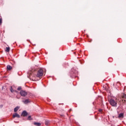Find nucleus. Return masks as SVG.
<instances>
[{
	"label": "nucleus",
	"instance_id": "2",
	"mask_svg": "<svg viewBox=\"0 0 126 126\" xmlns=\"http://www.w3.org/2000/svg\"><path fill=\"white\" fill-rule=\"evenodd\" d=\"M43 74H44V70H43L42 69H40L37 71L36 77H41V76H43Z\"/></svg>",
	"mask_w": 126,
	"mask_h": 126
},
{
	"label": "nucleus",
	"instance_id": "11",
	"mask_svg": "<svg viewBox=\"0 0 126 126\" xmlns=\"http://www.w3.org/2000/svg\"><path fill=\"white\" fill-rule=\"evenodd\" d=\"M34 125H35V126H41V123L35 122L34 123Z\"/></svg>",
	"mask_w": 126,
	"mask_h": 126
},
{
	"label": "nucleus",
	"instance_id": "16",
	"mask_svg": "<svg viewBox=\"0 0 126 126\" xmlns=\"http://www.w3.org/2000/svg\"><path fill=\"white\" fill-rule=\"evenodd\" d=\"M10 90L11 92H12V93H13V92L14 91H13V89H12V87H11Z\"/></svg>",
	"mask_w": 126,
	"mask_h": 126
},
{
	"label": "nucleus",
	"instance_id": "9",
	"mask_svg": "<svg viewBox=\"0 0 126 126\" xmlns=\"http://www.w3.org/2000/svg\"><path fill=\"white\" fill-rule=\"evenodd\" d=\"M12 68V67H11V66L8 65L7 66V69H8V70H11V69Z\"/></svg>",
	"mask_w": 126,
	"mask_h": 126
},
{
	"label": "nucleus",
	"instance_id": "4",
	"mask_svg": "<svg viewBox=\"0 0 126 126\" xmlns=\"http://www.w3.org/2000/svg\"><path fill=\"white\" fill-rule=\"evenodd\" d=\"M20 95L21 96H23V97H25V96L27 95V92H26V91H21Z\"/></svg>",
	"mask_w": 126,
	"mask_h": 126
},
{
	"label": "nucleus",
	"instance_id": "5",
	"mask_svg": "<svg viewBox=\"0 0 126 126\" xmlns=\"http://www.w3.org/2000/svg\"><path fill=\"white\" fill-rule=\"evenodd\" d=\"M22 116H23V117H26V116H27V115H28V114L27 113V112L26 111H24L22 113Z\"/></svg>",
	"mask_w": 126,
	"mask_h": 126
},
{
	"label": "nucleus",
	"instance_id": "19",
	"mask_svg": "<svg viewBox=\"0 0 126 126\" xmlns=\"http://www.w3.org/2000/svg\"><path fill=\"white\" fill-rule=\"evenodd\" d=\"M102 109H99V112H102Z\"/></svg>",
	"mask_w": 126,
	"mask_h": 126
},
{
	"label": "nucleus",
	"instance_id": "8",
	"mask_svg": "<svg viewBox=\"0 0 126 126\" xmlns=\"http://www.w3.org/2000/svg\"><path fill=\"white\" fill-rule=\"evenodd\" d=\"M20 108V107L19 106L16 107L14 109V112H17V111H18V110H19Z\"/></svg>",
	"mask_w": 126,
	"mask_h": 126
},
{
	"label": "nucleus",
	"instance_id": "14",
	"mask_svg": "<svg viewBox=\"0 0 126 126\" xmlns=\"http://www.w3.org/2000/svg\"><path fill=\"white\" fill-rule=\"evenodd\" d=\"M1 23H2V19L0 18V25H1Z\"/></svg>",
	"mask_w": 126,
	"mask_h": 126
},
{
	"label": "nucleus",
	"instance_id": "3",
	"mask_svg": "<svg viewBox=\"0 0 126 126\" xmlns=\"http://www.w3.org/2000/svg\"><path fill=\"white\" fill-rule=\"evenodd\" d=\"M34 71H35V69L34 68V67H32L28 73L29 75L28 76V77L29 78V76H31V75H32V74L34 73Z\"/></svg>",
	"mask_w": 126,
	"mask_h": 126
},
{
	"label": "nucleus",
	"instance_id": "20",
	"mask_svg": "<svg viewBox=\"0 0 126 126\" xmlns=\"http://www.w3.org/2000/svg\"><path fill=\"white\" fill-rule=\"evenodd\" d=\"M124 101H126V99H125Z\"/></svg>",
	"mask_w": 126,
	"mask_h": 126
},
{
	"label": "nucleus",
	"instance_id": "17",
	"mask_svg": "<svg viewBox=\"0 0 126 126\" xmlns=\"http://www.w3.org/2000/svg\"><path fill=\"white\" fill-rule=\"evenodd\" d=\"M17 90H21V87H19L17 89Z\"/></svg>",
	"mask_w": 126,
	"mask_h": 126
},
{
	"label": "nucleus",
	"instance_id": "1",
	"mask_svg": "<svg viewBox=\"0 0 126 126\" xmlns=\"http://www.w3.org/2000/svg\"><path fill=\"white\" fill-rule=\"evenodd\" d=\"M109 103L112 107H117V104H118V101L117 100L111 99L109 100Z\"/></svg>",
	"mask_w": 126,
	"mask_h": 126
},
{
	"label": "nucleus",
	"instance_id": "6",
	"mask_svg": "<svg viewBox=\"0 0 126 126\" xmlns=\"http://www.w3.org/2000/svg\"><path fill=\"white\" fill-rule=\"evenodd\" d=\"M13 118H20V116L17 113H15L14 115H13Z\"/></svg>",
	"mask_w": 126,
	"mask_h": 126
},
{
	"label": "nucleus",
	"instance_id": "18",
	"mask_svg": "<svg viewBox=\"0 0 126 126\" xmlns=\"http://www.w3.org/2000/svg\"><path fill=\"white\" fill-rule=\"evenodd\" d=\"M123 98H125V99H126V94H124Z\"/></svg>",
	"mask_w": 126,
	"mask_h": 126
},
{
	"label": "nucleus",
	"instance_id": "12",
	"mask_svg": "<svg viewBox=\"0 0 126 126\" xmlns=\"http://www.w3.org/2000/svg\"><path fill=\"white\" fill-rule=\"evenodd\" d=\"M45 125L46 126H49L50 125V121H45Z\"/></svg>",
	"mask_w": 126,
	"mask_h": 126
},
{
	"label": "nucleus",
	"instance_id": "7",
	"mask_svg": "<svg viewBox=\"0 0 126 126\" xmlns=\"http://www.w3.org/2000/svg\"><path fill=\"white\" fill-rule=\"evenodd\" d=\"M31 102L29 99H27L25 100H23V102L24 103V104H28V103H30Z\"/></svg>",
	"mask_w": 126,
	"mask_h": 126
},
{
	"label": "nucleus",
	"instance_id": "15",
	"mask_svg": "<svg viewBox=\"0 0 126 126\" xmlns=\"http://www.w3.org/2000/svg\"><path fill=\"white\" fill-rule=\"evenodd\" d=\"M28 120H29V121H31V120H32V118H31V116H29Z\"/></svg>",
	"mask_w": 126,
	"mask_h": 126
},
{
	"label": "nucleus",
	"instance_id": "13",
	"mask_svg": "<svg viewBox=\"0 0 126 126\" xmlns=\"http://www.w3.org/2000/svg\"><path fill=\"white\" fill-rule=\"evenodd\" d=\"M9 50H10V48L9 47H6V52H9Z\"/></svg>",
	"mask_w": 126,
	"mask_h": 126
},
{
	"label": "nucleus",
	"instance_id": "10",
	"mask_svg": "<svg viewBox=\"0 0 126 126\" xmlns=\"http://www.w3.org/2000/svg\"><path fill=\"white\" fill-rule=\"evenodd\" d=\"M118 118H124V113L119 114Z\"/></svg>",
	"mask_w": 126,
	"mask_h": 126
}]
</instances>
